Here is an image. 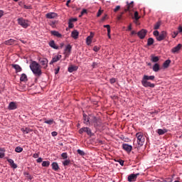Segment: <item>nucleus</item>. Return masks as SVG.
<instances>
[{"label": "nucleus", "mask_w": 182, "mask_h": 182, "mask_svg": "<svg viewBox=\"0 0 182 182\" xmlns=\"http://www.w3.org/2000/svg\"><path fill=\"white\" fill-rule=\"evenodd\" d=\"M30 69L33 72L35 76H41L42 75V67L36 61H32L30 64Z\"/></svg>", "instance_id": "1"}, {"label": "nucleus", "mask_w": 182, "mask_h": 182, "mask_svg": "<svg viewBox=\"0 0 182 182\" xmlns=\"http://www.w3.org/2000/svg\"><path fill=\"white\" fill-rule=\"evenodd\" d=\"M156 77L154 75H144L141 80V85L144 87H154L155 85L150 82L149 80H154Z\"/></svg>", "instance_id": "2"}, {"label": "nucleus", "mask_w": 182, "mask_h": 182, "mask_svg": "<svg viewBox=\"0 0 182 182\" xmlns=\"http://www.w3.org/2000/svg\"><path fill=\"white\" fill-rule=\"evenodd\" d=\"M133 8H134V1H127V5L124 8V11L121 12L120 15L117 16L118 21H122V18H123V15H124V12H132L133 11Z\"/></svg>", "instance_id": "3"}, {"label": "nucleus", "mask_w": 182, "mask_h": 182, "mask_svg": "<svg viewBox=\"0 0 182 182\" xmlns=\"http://www.w3.org/2000/svg\"><path fill=\"white\" fill-rule=\"evenodd\" d=\"M18 24L20 25L22 28H24V29H26L27 28H29L31 26V21L28 19H25L23 17L18 18L17 19Z\"/></svg>", "instance_id": "4"}, {"label": "nucleus", "mask_w": 182, "mask_h": 182, "mask_svg": "<svg viewBox=\"0 0 182 182\" xmlns=\"http://www.w3.org/2000/svg\"><path fill=\"white\" fill-rule=\"evenodd\" d=\"M136 137L137 138V143L139 147H141L144 144L145 139L144 136L141 132H138L136 134Z\"/></svg>", "instance_id": "5"}, {"label": "nucleus", "mask_w": 182, "mask_h": 182, "mask_svg": "<svg viewBox=\"0 0 182 182\" xmlns=\"http://www.w3.org/2000/svg\"><path fill=\"white\" fill-rule=\"evenodd\" d=\"M90 123L94 124L95 127H97V126H99V123H100V120L99 119V118L96 117L95 115L90 114Z\"/></svg>", "instance_id": "6"}, {"label": "nucleus", "mask_w": 182, "mask_h": 182, "mask_svg": "<svg viewBox=\"0 0 182 182\" xmlns=\"http://www.w3.org/2000/svg\"><path fill=\"white\" fill-rule=\"evenodd\" d=\"M79 133L80 134H82V133H87L88 136H92V130L89 127H82L80 129Z\"/></svg>", "instance_id": "7"}, {"label": "nucleus", "mask_w": 182, "mask_h": 182, "mask_svg": "<svg viewBox=\"0 0 182 182\" xmlns=\"http://www.w3.org/2000/svg\"><path fill=\"white\" fill-rule=\"evenodd\" d=\"M147 34V30L141 29L140 31L137 33V35L140 39H144L146 38V35Z\"/></svg>", "instance_id": "8"}, {"label": "nucleus", "mask_w": 182, "mask_h": 182, "mask_svg": "<svg viewBox=\"0 0 182 182\" xmlns=\"http://www.w3.org/2000/svg\"><path fill=\"white\" fill-rule=\"evenodd\" d=\"M70 52H72V46L68 44L65 49L64 55H65L66 58H69L70 55Z\"/></svg>", "instance_id": "9"}, {"label": "nucleus", "mask_w": 182, "mask_h": 182, "mask_svg": "<svg viewBox=\"0 0 182 182\" xmlns=\"http://www.w3.org/2000/svg\"><path fill=\"white\" fill-rule=\"evenodd\" d=\"M166 36H167V33L166 31H161L159 36L156 37V39L160 42L161 41H164V39H166Z\"/></svg>", "instance_id": "10"}, {"label": "nucleus", "mask_w": 182, "mask_h": 182, "mask_svg": "<svg viewBox=\"0 0 182 182\" xmlns=\"http://www.w3.org/2000/svg\"><path fill=\"white\" fill-rule=\"evenodd\" d=\"M138 176H140V173H136V174L132 173V174L129 175L128 176V181H129V182L136 181Z\"/></svg>", "instance_id": "11"}, {"label": "nucleus", "mask_w": 182, "mask_h": 182, "mask_svg": "<svg viewBox=\"0 0 182 182\" xmlns=\"http://www.w3.org/2000/svg\"><path fill=\"white\" fill-rule=\"evenodd\" d=\"M40 64L44 69H46L48 68V59L46 58H41L39 60Z\"/></svg>", "instance_id": "12"}, {"label": "nucleus", "mask_w": 182, "mask_h": 182, "mask_svg": "<svg viewBox=\"0 0 182 182\" xmlns=\"http://www.w3.org/2000/svg\"><path fill=\"white\" fill-rule=\"evenodd\" d=\"M181 48H182V45L179 43L176 46L173 47L171 49V53H178V52H180Z\"/></svg>", "instance_id": "13"}, {"label": "nucleus", "mask_w": 182, "mask_h": 182, "mask_svg": "<svg viewBox=\"0 0 182 182\" xmlns=\"http://www.w3.org/2000/svg\"><path fill=\"white\" fill-rule=\"evenodd\" d=\"M83 123L84 124H90V115L87 116L86 114H83Z\"/></svg>", "instance_id": "14"}, {"label": "nucleus", "mask_w": 182, "mask_h": 182, "mask_svg": "<svg viewBox=\"0 0 182 182\" xmlns=\"http://www.w3.org/2000/svg\"><path fill=\"white\" fill-rule=\"evenodd\" d=\"M122 148L124 150H125V151H127V153H130V151H132V149H133L132 145H129L128 144H124L122 145Z\"/></svg>", "instance_id": "15"}, {"label": "nucleus", "mask_w": 182, "mask_h": 182, "mask_svg": "<svg viewBox=\"0 0 182 182\" xmlns=\"http://www.w3.org/2000/svg\"><path fill=\"white\" fill-rule=\"evenodd\" d=\"M9 110H15L18 109V107L16 106V102H11L9 105Z\"/></svg>", "instance_id": "16"}, {"label": "nucleus", "mask_w": 182, "mask_h": 182, "mask_svg": "<svg viewBox=\"0 0 182 182\" xmlns=\"http://www.w3.org/2000/svg\"><path fill=\"white\" fill-rule=\"evenodd\" d=\"M56 16H58L56 13H48L46 14V18H48V19H55Z\"/></svg>", "instance_id": "17"}, {"label": "nucleus", "mask_w": 182, "mask_h": 182, "mask_svg": "<svg viewBox=\"0 0 182 182\" xmlns=\"http://www.w3.org/2000/svg\"><path fill=\"white\" fill-rule=\"evenodd\" d=\"M61 58H62V55H60L55 56L54 58H53L52 60L50 61V65H52V63H55L58 60H60Z\"/></svg>", "instance_id": "18"}, {"label": "nucleus", "mask_w": 182, "mask_h": 182, "mask_svg": "<svg viewBox=\"0 0 182 182\" xmlns=\"http://www.w3.org/2000/svg\"><path fill=\"white\" fill-rule=\"evenodd\" d=\"M7 161L11 166L12 168H17L18 166L14 162L12 159H7Z\"/></svg>", "instance_id": "19"}, {"label": "nucleus", "mask_w": 182, "mask_h": 182, "mask_svg": "<svg viewBox=\"0 0 182 182\" xmlns=\"http://www.w3.org/2000/svg\"><path fill=\"white\" fill-rule=\"evenodd\" d=\"M11 66H12V68H14V69H15L16 73L22 72V68H21L19 66V65H18V64H12Z\"/></svg>", "instance_id": "20"}, {"label": "nucleus", "mask_w": 182, "mask_h": 182, "mask_svg": "<svg viewBox=\"0 0 182 182\" xmlns=\"http://www.w3.org/2000/svg\"><path fill=\"white\" fill-rule=\"evenodd\" d=\"M48 45L50 48H53V49H59V46H56V43H55V41L53 40L50 41Z\"/></svg>", "instance_id": "21"}, {"label": "nucleus", "mask_w": 182, "mask_h": 182, "mask_svg": "<svg viewBox=\"0 0 182 182\" xmlns=\"http://www.w3.org/2000/svg\"><path fill=\"white\" fill-rule=\"evenodd\" d=\"M50 34L53 35V36H56L57 38H62V34L57 31H51Z\"/></svg>", "instance_id": "22"}, {"label": "nucleus", "mask_w": 182, "mask_h": 182, "mask_svg": "<svg viewBox=\"0 0 182 182\" xmlns=\"http://www.w3.org/2000/svg\"><path fill=\"white\" fill-rule=\"evenodd\" d=\"M71 36H72V38H73L74 39H77V38H79V32L77 31V30H74V31H72V33H71Z\"/></svg>", "instance_id": "23"}, {"label": "nucleus", "mask_w": 182, "mask_h": 182, "mask_svg": "<svg viewBox=\"0 0 182 182\" xmlns=\"http://www.w3.org/2000/svg\"><path fill=\"white\" fill-rule=\"evenodd\" d=\"M15 42H16V41L11 38L9 40L4 41V45H8V46L14 45V43H15Z\"/></svg>", "instance_id": "24"}, {"label": "nucleus", "mask_w": 182, "mask_h": 182, "mask_svg": "<svg viewBox=\"0 0 182 182\" xmlns=\"http://www.w3.org/2000/svg\"><path fill=\"white\" fill-rule=\"evenodd\" d=\"M21 132H23V133L24 134H28V133H31V132H32V129H31L30 128H28V127H23V128H21Z\"/></svg>", "instance_id": "25"}, {"label": "nucleus", "mask_w": 182, "mask_h": 182, "mask_svg": "<svg viewBox=\"0 0 182 182\" xmlns=\"http://www.w3.org/2000/svg\"><path fill=\"white\" fill-rule=\"evenodd\" d=\"M20 80H21V82H27L28 81V76L26 75V74H25V73L21 74V76L20 77Z\"/></svg>", "instance_id": "26"}, {"label": "nucleus", "mask_w": 182, "mask_h": 182, "mask_svg": "<svg viewBox=\"0 0 182 182\" xmlns=\"http://www.w3.org/2000/svg\"><path fill=\"white\" fill-rule=\"evenodd\" d=\"M51 166H52L53 170H54L55 171H58V170H59V165L58 164V163L53 162L51 164Z\"/></svg>", "instance_id": "27"}, {"label": "nucleus", "mask_w": 182, "mask_h": 182, "mask_svg": "<svg viewBox=\"0 0 182 182\" xmlns=\"http://www.w3.org/2000/svg\"><path fill=\"white\" fill-rule=\"evenodd\" d=\"M76 70H77V66L71 65L68 68V72H70V73H72Z\"/></svg>", "instance_id": "28"}, {"label": "nucleus", "mask_w": 182, "mask_h": 182, "mask_svg": "<svg viewBox=\"0 0 182 182\" xmlns=\"http://www.w3.org/2000/svg\"><path fill=\"white\" fill-rule=\"evenodd\" d=\"M154 72H159L160 70V65L159 63H155L152 67Z\"/></svg>", "instance_id": "29"}, {"label": "nucleus", "mask_w": 182, "mask_h": 182, "mask_svg": "<svg viewBox=\"0 0 182 182\" xmlns=\"http://www.w3.org/2000/svg\"><path fill=\"white\" fill-rule=\"evenodd\" d=\"M157 133H158V134H159V136H163V134L167 133V129H158Z\"/></svg>", "instance_id": "30"}, {"label": "nucleus", "mask_w": 182, "mask_h": 182, "mask_svg": "<svg viewBox=\"0 0 182 182\" xmlns=\"http://www.w3.org/2000/svg\"><path fill=\"white\" fill-rule=\"evenodd\" d=\"M170 63H171V60H166L163 64L164 68L165 69H167V68H168V66L170 65Z\"/></svg>", "instance_id": "31"}, {"label": "nucleus", "mask_w": 182, "mask_h": 182, "mask_svg": "<svg viewBox=\"0 0 182 182\" xmlns=\"http://www.w3.org/2000/svg\"><path fill=\"white\" fill-rule=\"evenodd\" d=\"M151 62H153L154 63H156L157 62H159V60H160V58H159V57L157 56H154V55H151Z\"/></svg>", "instance_id": "32"}, {"label": "nucleus", "mask_w": 182, "mask_h": 182, "mask_svg": "<svg viewBox=\"0 0 182 182\" xmlns=\"http://www.w3.org/2000/svg\"><path fill=\"white\" fill-rule=\"evenodd\" d=\"M154 43V39L153 38H149L147 41V46H151Z\"/></svg>", "instance_id": "33"}, {"label": "nucleus", "mask_w": 182, "mask_h": 182, "mask_svg": "<svg viewBox=\"0 0 182 182\" xmlns=\"http://www.w3.org/2000/svg\"><path fill=\"white\" fill-rule=\"evenodd\" d=\"M50 164V162L49 161H44L42 163V166L43 167H49Z\"/></svg>", "instance_id": "34"}, {"label": "nucleus", "mask_w": 182, "mask_h": 182, "mask_svg": "<svg viewBox=\"0 0 182 182\" xmlns=\"http://www.w3.org/2000/svg\"><path fill=\"white\" fill-rule=\"evenodd\" d=\"M15 151L16 153H22V151H23V148L21 147V146H17L15 149Z\"/></svg>", "instance_id": "35"}, {"label": "nucleus", "mask_w": 182, "mask_h": 182, "mask_svg": "<svg viewBox=\"0 0 182 182\" xmlns=\"http://www.w3.org/2000/svg\"><path fill=\"white\" fill-rule=\"evenodd\" d=\"M161 26V22L158 21L157 23H156V24L154 26V29L157 30L160 28V26Z\"/></svg>", "instance_id": "36"}, {"label": "nucleus", "mask_w": 182, "mask_h": 182, "mask_svg": "<svg viewBox=\"0 0 182 182\" xmlns=\"http://www.w3.org/2000/svg\"><path fill=\"white\" fill-rule=\"evenodd\" d=\"M70 164V159H66L63 162V165L66 167V166H69Z\"/></svg>", "instance_id": "37"}, {"label": "nucleus", "mask_w": 182, "mask_h": 182, "mask_svg": "<svg viewBox=\"0 0 182 182\" xmlns=\"http://www.w3.org/2000/svg\"><path fill=\"white\" fill-rule=\"evenodd\" d=\"M87 45H90L92 43V38L87 36L86 38Z\"/></svg>", "instance_id": "38"}, {"label": "nucleus", "mask_w": 182, "mask_h": 182, "mask_svg": "<svg viewBox=\"0 0 182 182\" xmlns=\"http://www.w3.org/2000/svg\"><path fill=\"white\" fill-rule=\"evenodd\" d=\"M134 17L135 20L139 21V19H140V16H139V12L135 11Z\"/></svg>", "instance_id": "39"}, {"label": "nucleus", "mask_w": 182, "mask_h": 182, "mask_svg": "<svg viewBox=\"0 0 182 182\" xmlns=\"http://www.w3.org/2000/svg\"><path fill=\"white\" fill-rule=\"evenodd\" d=\"M53 122H54L53 119L46 120L44 122V123H46V124H50V125L53 124Z\"/></svg>", "instance_id": "40"}, {"label": "nucleus", "mask_w": 182, "mask_h": 182, "mask_svg": "<svg viewBox=\"0 0 182 182\" xmlns=\"http://www.w3.org/2000/svg\"><path fill=\"white\" fill-rule=\"evenodd\" d=\"M77 153H78L80 154V156H85V151H83L82 150H80V149H77Z\"/></svg>", "instance_id": "41"}, {"label": "nucleus", "mask_w": 182, "mask_h": 182, "mask_svg": "<svg viewBox=\"0 0 182 182\" xmlns=\"http://www.w3.org/2000/svg\"><path fill=\"white\" fill-rule=\"evenodd\" d=\"M61 157L64 159V160H66V159H68V153L65 152V153H63L61 154Z\"/></svg>", "instance_id": "42"}, {"label": "nucleus", "mask_w": 182, "mask_h": 182, "mask_svg": "<svg viewBox=\"0 0 182 182\" xmlns=\"http://www.w3.org/2000/svg\"><path fill=\"white\" fill-rule=\"evenodd\" d=\"M153 34L154 36H156V38H159L160 33L159 32V31H154Z\"/></svg>", "instance_id": "43"}, {"label": "nucleus", "mask_w": 182, "mask_h": 182, "mask_svg": "<svg viewBox=\"0 0 182 182\" xmlns=\"http://www.w3.org/2000/svg\"><path fill=\"white\" fill-rule=\"evenodd\" d=\"M102 14H103V10L100 9V10L97 11V18H99V16H100V15H102Z\"/></svg>", "instance_id": "44"}, {"label": "nucleus", "mask_w": 182, "mask_h": 182, "mask_svg": "<svg viewBox=\"0 0 182 182\" xmlns=\"http://www.w3.org/2000/svg\"><path fill=\"white\" fill-rule=\"evenodd\" d=\"M87 12V11L86 9H82V11H81V14L80 15V18L83 16V15H85V14H86Z\"/></svg>", "instance_id": "45"}, {"label": "nucleus", "mask_w": 182, "mask_h": 182, "mask_svg": "<svg viewBox=\"0 0 182 182\" xmlns=\"http://www.w3.org/2000/svg\"><path fill=\"white\" fill-rule=\"evenodd\" d=\"M93 50L94 52H99V50H100V48L97 46H94Z\"/></svg>", "instance_id": "46"}, {"label": "nucleus", "mask_w": 182, "mask_h": 182, "mask_svg": "<svg viewBox=\"0 0 182 182\" xmlns=\"http://www.w3.org/2000/svg\"><path fill=\"white\" fill-rule=\"evenodd\" d=\"M73 26H74L73 23L71 22V21H70V20H69V22H68V27H69L70 28H73Z\"/></svg>", "instance_id": "47"}, {"label": "nucleus", "mask_w": 182, "mask_h": 182, "mask_svg": "<svg viewBox=\"0 0 182 182\" xmlns=\"http://www.w3.org/2000/svg\"><path fill=\"white\" fill-rule=\"evenodd\" d=\"M118 11H120V6H117L115 9H114V12H118Z\"/></svg>", "instance_id": "48"}, {"label": "nucleus", "mask_w": 182, "mask_h": 182, "mask_svg": "<svg viewBox=\"0 0 182 182\" xmlns=\"http://www.w3.org/2000/svg\"><path fill=\"white\" fill-rule=\"evenodd\" d=\"M107 18V14H105V16H103L101 19V22H105L106 21V18Z\"/></svg>", "instance_id": "49"}, {"label": "nucleus", "mask_w": 182, "mask_h": 182, "mask_svg": "<svg viewBox=\"0 0 182 182\" xmlns=\"http://www.w3.org/2000/svg\"><path fill=\"white\" fill-rule=\"evenodd\" d=\"M118 162L119 163L120 166H124V161L119 159Z\"/></svg>", "instance_id": "50"}, {"label": "nucleus", "mask_w": 182, "mask_h": 182, "mask_svg": "<svg viewBox=\"0 0 182 182\" xmlns=\"http://www.w3.org/2000/svg\"><path fill=\"white\" fill-rule=\"evenodd\" d=\"M23 8L25 9H32V6H26V5H24L23 6Z\"/></svg>", "instance_id": "51"}, {"label": "nucleus", "mask_w": 182, "mask_h": 182, "mask_svg": "<svg viewBox=\"0 0 182 182\" xmlns=\"http://www.w3.org/2000/svg\"><path fill=\"white\" fill-rule=\"evenodd\" d=\"M109 82H110V83H112V84L116 83V79H114V78H111V79L109 80Z\"/></svg>", "instance_id": "52"}, {"label": "nucleus", "mask_w": 182, "mask_h": 182, "mask_svg": "<svg viewBox=\"0 0 182 182\" xmlns=\"http://www.w3.org/2000/svg\"><path fill=\"white\" fill-rule=\"evenodd\" d=\"M53 137H56V136H58V132H53L51 133Z\"/></svg>", "instance_id": "53"}, {"label": "nucleus", "mask_w": 182, "mask_h": 182, "mask_svg": "<svg viewBox=\"0 0 182 182\" xmlns=\"http://www.w3.org/2000/svg\"><path fill=\"white\" fill-rule=\"evenodd\" d=\"M178 33H181L182 32V26H179L178 28Z\"/></svg>", "instance_id": "54"}, {"label": "nucleus", "mask_w": 182, "mask_h": 182, "mask_svg": "<svg viewBox=\"0 0 182 182\" xmlns=\"http://www.w3.org/2000/svg\"><path fill=\"white\" fill-rule=\"evenodd\" d=\"M70 21H71L72 23L73 22H76L77 21V18H70V20H69Z\"/></svg>", "instance_id": "55"}, {"label": "nucleus", "mask_w": 182, "mask_h": 182, "mask_svg": "<svg viewBox=\"0 0 182 182\" xmlns=\"http://www.w3.org/2000/svg\"><path fill=\"white\" fill-rule=\"evenodd\" d=\"M177 35H178V31H174L173 32V38H176V36H177Z\"/></svg>", "instance_id": "56"}, {"label": "nucleus", "mask_w": 182, "mask_h": 182, "mask_svg": "<svg viewBox=\"0 0 182 182\" xmlns=\"http://www.w3.org/2000/svg\"><path fill=\"white\" fill-rule=\"evenodd\" d=\"M33 157L34 159H38V157H39V154H34L33 155Z\"/></svg>", "instance_id": "57"}, {"label": "nucleus", "mask_w": 182, "mask_h": 182, "mask_svg": "<svg viewBox=\"0 0 182 182\" xmlns=\"http://www.w3.org/2000/svg\"><path fill=\"white\" fill-rule=\"evenodd\" d=\"M4 157H5V153L0 152V159H4Z\"/></svg>", "instance_id": "58"}, {"label": "nucleus", "mask_w": 182, "mask_h": 182, "mask_svg": "<svg viewBox=\"0 0 182 182\" xmlns=\"http://www.w3.org/2000/svg\"><path fill=\"white\" fill-rule=\"evenodd\" d=\"M3 16H4V11L0 10V19H1V18L3 17Z\"/></svg>", "instance_id": "59"}, {"label": "nucleus", "mask_w": 182, "mask_h": 182, "mask_svg": "<svg viewBox=\"0 0 182 182\" xmlns=\"http://www.w3.org/2000/svg\"><path fill=\"white\" fill-rule=\"evenodd\" d=\"M93 36H95V33H93L92 32L90 33V35L88 36L89 38H91L92 39H93Z\"/></svg>", "instance_id": "60"}, {"label": "nucleus", "mask_w": 182, "mask_h": 182, "mask_svg": "<svg viewBox=\"0 0 182 182\" xmlns=\"http://www.w3.org/2000/svg\"><path fill=\"white\" fill-rule=\"evenodd\" d=\"M60 69V68H59V67L58 68V69H55V75H58V73H59Z\"/></svg>", "instance_id": "61"}, {"label": "nucleus", "mask_w": 182, "mask_h": 182, "mask_svg": "<svg viewBox=\"0 0 182 182\" xmlns=\"http://www.w3.org/2000/svg\"><path fill=\"white\" fill-rule=\"evenodd\" d=\"M0 151H1L2 153H5V151H6L5 148L0 147Z\"/></svg>", "instance_id": "62"}, {"label": "nucleus", "mask_w": 182, "mask_h": 182, "mask_svg": "<svg viewBox=\"0 0 182 182\" xmlns=\"http://www.w3.org/2000/svg\"><path fill=\"white\" fill-rule=\"evenodd\" d=\"M37 163H42V158H38L37 159Z\"/></svg>", "instance_id": "63"}, {"label": "nucleus", "mask_w": 182, "mask_h": 182, "mask_svg": "<svg viewBox=\"0 0 182 182\" xmlns=\"http://www.w3.org/2000/svg\"><path fill=\"white\" fill-rule=\"evenodd\" d=\"M104 28H107V29L110 28V25L107 24V25H104Z\"/></svg>", "instance_id": "64"}]
</instances>
